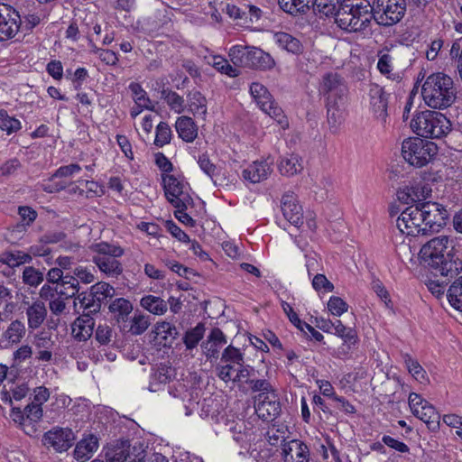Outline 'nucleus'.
<instances>
[{
	"label": "nucleus",
	"mask_w": 462,
	"mask_h": 462,
	"mask_svg": "<svg viewBox=\"0 0 462 462\" xmlns=\"http://www.w3.org/2000/svg\"><path fill=\"white\" fill-rule=\"evenodd\" d=\"M256 103L265 114L274 119L282 128L288 127V121L282 109L278 106L269 91H267V95H263L257 99Z\"/></svg>",
	"instance_id": "4be33fe9"
},
{
	"label": "nucleus",
	"mask_w": 462,
	"mask_h": 462,
	"mask_svg": "<svg viewBox=\"0 0 462 462\" xmlns=\"http://www.w3.org/2000/svg\"><path fill=\"white\" fill-rule=\"evenodd\" d=\"M24 412L28 421L37 422L42 419L43 415L42 408L40 405L34 404L32 402L29 403L24 408Z\"/></svg>",
	"instance_id": "774afa93"
},
{
	"label": "nucleus",
	"mask_w": 462,
	"mask_h": 462,
	"mask_svg": "<svg viewBox=\"0 0 462 462\" xmlns=\"http://www.w3.org/2000/svg\"><path fill=\"white\" fill-rule=\"evenodd\" d=\"M313 0H278L280 7L291 14H306Z\"/></svg>",
	"instance_id": "4c0bfd02"
},
{
	"label": "nucleus",
	"mask_w": 462,
	"mask_h": 462,
	"mask_svg": "<svg viewBox=\"0 0 462 462\" xmlns=\"http://www.w3.org/2000/svg\"><path fill=\"white\" fill-rule=\"evenodd\" d=\"M94 327V319L88 314H83L73 322L71 326L72 334L79 341H87L93 335Z\"/></svg>",
	"instance_id": "a878e982"
},
{
	"label": "nucleus",
	"mask_w": 462,
	"mask_h": 462,
	"mask_svg": "<svg viewBox=\"0 0 462 462\" xmlns=\"http://www.w3.org/2000/svg\"><path fill=\"white\" fill-rule=\"evenodd\" d=\"M129 89L131 90L133 98L135 102V105L138 106V107L149 110L152 109L151 100L148 97L147 93L145 92L144 89H143L140 84L132 82L129 85Z\"/></svg>",
	"instance_id": "de8ad7c7"
},
{
	"label": "nucleus",
	"mask_w": 462,
	"mask_h": 462,
	"mask_svg": "<svg viewBox=\"0 0 462 462\" xmlns=\"http://www.w3.org/2000/svg\"><path fill=\"white\" fill-rule=\"evenodd\" d=\"M23 281L30 286H38L43 281V273L34 267H25L23 272Z\"/></svg>",
	"instance_id": "13d9d810"
},
{
	"label": "nucleus",
	"mask_w": 462,
	"mask_h": 462,
	"mask_svg": "<svg viewBox=\"0 0 462 462\" xmlns=\"http://www.w3.org/2000/svg\"><path fill=\"white\" fill-rule=\"evenodd\" d=\"M457 94L452 78L442 72L428 76L421 88L425 104L439 110L451 106L457 99Z\"/></svg>",
	"instance_id": "f03ea898"
},
{
	"label": "nucleus",
	"mask_w": 462,
	"mask_h": 462,
	"mask_svg": "<svg viewBox=\"0 0 462 462\" xmlns=\"http://www.w3.org/2000/svg\"><path fill=\"white\" fill-rule=\"evenodd\" d=\"M176 131L183 141L187 143L193 142L198 135V126L191 117L180 116L175 124Z\"/></svg>",
	"instance_id": "c85d7f7f"
},
{
	"label": "nucleus",
	"mask_w": 462,
	"mask_h": 462,
	"mask_svg": "<svg viewBox=\"0 0 462 462\" xmlns=\"http://www.w3.org/2000/svg\"><path fill=\"white\" fill-rule=\"evenodd\" d=\"M60 286L64 289H60L57 293L60 296H64L65 299L74 297L79 290L78 278H76L73 273H67L63 275V280L60 282Z\"/></svg>",
	"instance_id": "c03bdc74"
},
{
	"label": "nucleus",
	"mask_w": 462,
	"mask_h": 462,
	"mask_svg": "<svg viewBox=\"0 0 462 462\" xmlns=\"http://www.w3.org/2000/svg\"><path fill=\"white\" fill-rule=\"evenodd\" d=\"M141 306L155 315H162L167 310V303L160 297L153 295L143 297Z\"/></svg>",
	"instance_id": "79ce46f5"
},
{
	"label": "nucleus",
	"mask_w": 462,
	"mask_h": 462,
	"mask_svg": "<svg viewBox=\"0 0 462 462\" xmlns=\"http://www.w3.org/2000/svg\"><path fill=\"white\" fill-rule=\"evenodd\" d=\"M447 297L454 309L462 311V276L450 285Z\"/></svg>",
	"instance_id": "a18cd8bd"
},
{
	"label": "nucleus",
	"mask_w": 462,
	"mask_h": 462,
	"mask_svg": "<svg viewBox=\"0 0 462 462\" xmlns=\"http://www.w3.org/2000/svg\"><path fill=\"white\" fill-rule=\"evenodd\" d=\"M248 46L236 45L229 50V57L236 66H245Z\"/></svg>",
	"instance_id": "680f3d73"
},
{
	"label": "nucleus",
	"mask_w": 462,
	"mask_h": 462,
	"mask_svg": "<svg viewBox=\"0 0 462 462\" xmlns=\"http://www.w3.org/2000/svg\"><path fill=\"white\" fill-rule=\"evenodd\" d=\"M54 242V240L47 237L42 238L38 244L30 246L27 254L33 256H45L51 253L50 247L47 245L48 243Z\"/></svg>",
	"instance_id": "0e129e2a"
},
{
	"label": "nucleus",
	"mask_w": 462,
	"mask_h": 462,
	"mask_svg": "<svg viewBox=\"0 0 462 462\" xmlns=\"http://www.w3.org/2000/svg\"><path fill=\"white\" fill-rule=\"evenodd\" d=\"M284 462H308L310 452L308 447L298 439H292L283 445Z\"/></svg>",
	"instance_id": "412c9836"
},
{
	"label": "nucleus",
	"mask_w": 462,
	"mask_h": 462,
	"mask_svg": "<svg viewBox=\"0 0 462 462\" xmlns=\"http://www.w3.org/2000/svg\"><path fill=\"white\" fill-rule=\"evenodd\" d=\"M409 406L412 414L426 423L429 430L435 431L439 429L440 415L428 401L411 393L409 395Z\"/></svg>",
	"instance_id": "9d476101"
},
{
	"label": "nucleus",
	"mask_w": 462,
	"mask_h": 462,
	"mask_svg": "<svg viewBox=\"0 0 462 462\" xmlns=\"http://www.w3.org/2000/svg\"><path fill=\"white\" fill-rule=\"evenodd\" d=\"M369 98H370V107L373 111L374 116L377 120H379L383 125L386 124L388 114H387V106H388V96L385 93L384 89L377 85L371 84L369 87Z\"/></svg>",
	"instance_id": "f3484780"
},
{
	"label": "nucleus",
	"mask_w": 462,
	"mask_h": 462,
	"mask_svg": "<svg viewBox=\"0 0 462 462\" xmlns=\"http://www.w3.org/2000/svg\"><path fill=\"white\" fill-rule=\"evenodd\" d=\"M163 189L168 201L173 207L192 205L193 199L189 195V186L187 182L174 175L162 176Z\"/></svg>",
	"instance_id": "1a4fd4ad"
},
{
	"label": "nucleus",
	"mask_w": 462,
	"mask_h": 462,
	"mask_svg": "<svg viewBox=\"0 0 462 462\" xmlns=\"http://www.w3.org/2000/svg\"><path fill=\"white\" fill-rule=\"evenodd\" d=\"M346 100L327 102L328 122L332 132H337L345 121Z\"/></svg>",
	"instance_id": "bb28decb"
},
{
	"label": "nucleus",
	"mask_w": 462,
	"mask_h": 462,
	"mask_svg": "<svg viewBox=\"0 0 462 462\" xmlns=\"http://www.w3.org/2000/svg\"><path fill=\"white\" fill-rule=\"evenodd\" d=\"M98 448L97 437L90 435L88 438L80 440L75 449L74 457L78 461L84 462L90 458L92 453Z\"/></svg>",
	"instance_id": "473e14b6"
},
{
	"label": "nucleus",
	"mask_w": 462,
	"mask_h": 462,
	"mask_svg": "<svg viewBox=\"0 0 462 462\" xmlns=\"http://www.w3.org/2000/svg\"><path fill=\"white\" fill-rule=\"evenodd\" d=\"M374 13L367 0H345L335 23L347 32H365L369 30Z\"/></svg>",
	"instance_id": "7ed1b4c3"
},
{
	"label": "nucleus",
	"mask_w": 462,
	"mask_h": 462,
	"mask_svg": "<svg viewBox=\"0 0 462 462\" xmlns=\"http://www.w3.org/2000/svg\"><path fill=\"white\" fill-rule=\"evenodd\" d=\"M244 354L237 347L229 345L222 352L220 363L216 366L217 377L225 383L230 382L237 366L244 363Z\"/></svg>",
	"instance_id": "9b49d317"
},
{
	"label": "nucleus",
	"mask_w": 462,
	"mask_h": 462,
	"mask_svg": "<svg viewBox=\"0 0 462 462\" xmlns=\"http://www.w3.org/2000/svg\"><path fill=\"white\" fill-rule=\"evenodd\" d=\"M162 97L171 107L176 113L180 114L185 109V100L178 93L171 90H162Z\"/></svg>",
	"instance_id": "8fccbe9b"
},
{
	"label": "nucleus",
	"mask_w": 462,
	"mask_h": 462,
	"mask_svg": "<svg viewBox=\"0 0 462 462\" xmlns=\"http://www.w3.org/2000/svg\"><path fill=\"white\" fill-rule=\"evenodd\" d=\"M206 328L203 323H199L196 327L186 331L183 337V343L188 350L195 348L203 338Z\"/></svg>",
	"instance_id": "37998d69"
},
{
	"label": "nucleus",
	"mask_w": 462,
	"mask_h": 462,
	"mask_svg": "<svg viewBox=\"0 0 462 462\" xmlns=\"http://www.w3.org/2000/svg\"><path fill=\"white\" fill-rule=\"evenodd\" d=\"M175 376V369L171 365L165 363L158 365L151 375L149 390L151 392L159 391L161 384L170 383Z\"/></svg>",
	"instance_id": "393cba45"
},
{
	"label": "nucleus",
	"mask_w": 462,
	"mask_h": 462,
	"mask_svg": "<svg viewBox=\"0 0 462 462\" xmlns=\"http://www.w3.org/2000/svg\"><path fill=\"white\" fill-rule=\"evenodd\" d=\"M89 291L100 307L107 299H112L116 294L115 288L105 282H97L90 287Z\"/></svg>",
	"instance_id": "58836bf2"
},
{
	"label": "nucleus",
	"mask_w": 462,
	"mask_h": 462,
	"mask_svg": "<svg viewBox=\"0 0 462 462\" xmlns=\"http://www.w3.org/2000/svg\"><path fill=\"white\" fill-rule=\"evenodd\" d=\"M404 362L406 365L409 373L420 382L425 380V371L421 367V365L418 363V361L412 359L410 356L406 355L404 356Z\"/></svg>",
	"instance_id": "bf43d9fd"
},
{
	"label": "nucleus",
	"mask_w": 462,
	"mask_h": 462,
	"mask_svg": "<svg viewBox=\"0 0 462 462\" xmlns=\"http://www.w3.org/2000/svg\"><path fill=\"white\" fill-rule=\"evenodd\" d=\"M378 56L379 60L377 62V69L383 75H385L387 78L391 79L390 73L393 69L392 56L389 53L383 51H380Z\"/></svg>",
	"instance_id": "e2e57ef3"
},
{
	"label": "nucleus",
	"mask_w": 462,
	"mask_h": 462,
	"mask_svg": "<svg viewBox=\"0 0 462 462\" xmlns=\"http://www.w3.org/2000/svg\"><path fill=\"white\" fill-rule=\"evenodd\" d=\"M19 13L12 6L0 4V42L14 38L19 32Z\"/></svg>",
	"instance_id": "dca6fc26"
},
{
	"label": "nucleus",
	"mask_w": 462,
	"mask_h": 462,
	"mask_svg": "<svg viewBox=\"0 0 462 462\" xmlns=\"http://www.w3.org/2000/svg\"><path fill=\"white\" fill-rule=\"evenodd\" d=\"M453 241L439 236L426 243L420 251L421 260L443 277L453 278L462 269V263L455 260Z\"/></svg>",
	"instance_id": "f257e3e1"
},
{
	"label": "nucleus",
	"mask_w": 462,
	"mask_h": 462,
	"mask_svg": "<svg viewBox=\"0 0 462 462\" xmlns=\"http://www.w3.org/2000/svg\"><path fill=\"white\" fill-rule=\"evenodd\" d=\"M42 18L36 14H27L24 15L19 14V21L17 26H19V32H23L24 35L31 32L33 28L40 24Z\"/></svg>",
	"instance_id": "3c124183"
},
{
	"label": "nucleus",
	"mask_w": 462,
	"mask_h": 462,
	"mask_svg": "<svg viewBox=\"0 0 462 462\" xmlns=\"http://www.w3.org/2000/svg\"><path fill=\"white\" fill-rule=\"evenodd\" d=\"M72 273L78 278V282L85 284L92 283L95 281V275L90 269L84 266H77L73 269Z\"/></svg>",
	"instance_id": "338daca9"
},
{
	"label": "nucleus",
	"mask_w": 462,
	"mask_h": 462,
	"mask_svg": "<svg viewBox=\"0 0 462 462\" xmlns=\"http://www.w3.org/2000/svg\"><path fill=\"white\" fill-rule=\"evenodd\" d=\"M171 135V129L169 125L165 122H161L156 127L154 144L157 147H162L170 143Z\"/></svg>",
	"instance_id": "5fc2aeb1"
},
{
	"label": "nucleus",
	"mask_w": 462,
	"mask_h": 462,
	"mask_svg": "<svg viewBox=\"0 0 462 462\" xmlns=\"http://www.w3.org/2000/svg\"><path fill=\"white\" fill-rule=\"evenodd\" d=\"M281 210L284 218L295 226L303 223V209L293 192H286L281 199Z\"/></svg>",
	"instance_id": "a211bd4d"
},
{
	"label": "nucleus",
	"mask_w": 462,
	"mask_h": 462,
	"mask_svg": "<svg viewBox=\"0 0 462 462\" xmlns=\"http://www.w3.org/2000/svg\"><path fill=\"white\" fill-rule=\"evenodd\" d=\"M129 443L123 441L120 445L110 447L106 451V462H125L129 457Z\"/></svg>",
	"instance_id": "ea45409f"
},
{
	"label": "nucleus",
	"mask_w": 462,
	"mask_h": 462,
	"mask_svg": "<svg viewBox=\"0 0 462 462\" xmlns=\"http://www.w3.org/2000/svg\"><path fill=\"white\" fill-rule=\"evenodd\" d=\"M226 344V337L222 330L218 328H214L210 331L207 341L201 345V347L208 359H217L218 357L219 349Z\"/></svg>",
	"instance_id": "5701e85b"
},
{
	"label": "nucleus",
	"mask_w": 462,
	"mask_h": 462,
	"mask_svg": "<svg viewBox=\"0 0 462 462\" xmlns=\"http://www.w3.org/2000/svg\"><path fill=\"white\" fill-rule=\"evenodd\" d=\"M424 227L429 232H438L446 225L448 213L444 206L437 202H422Z\"/></svg>",
	"instance_id": "ddd939ff"
},
{
	"label": "nucleus",
	"mask_w": 462,
	"mask_h": 462,
	"mask_svg": "<svg viewBox=\"0 0 462 462\" xmlns=\"http://www.w3.org/2000/svg\"><path fill=\"white\" fill-rule=\"evenodd\" d=\"M150 324V317L148 315L135 313L130 321L128 331L132 335H141L146 331Z\"/></svg>",
	"instance_id": "603ef678"
},
{
	"label": "nucleus",
	"mask_w": 462,
	"mask_h": 462,
	"mask_svg": "<svg viewBox=\"0 0 462 462\" xmlns=\"http://www.w3.org/2000/svg\"><path fill=\"white\" fill-rule=\"evenodd\" d=\"M89 248L93 254L92 262L101 273L112 278H117L123 273L124 268L119 258L124 255L125 250L121 246L99 242L91 245Z\"/></svg>",
	"instance_id": "20e7f679"
},
{
	"label": "nucleus",
	"mask_w": 462,
	"mask_h": 462,
	"mask_svg": "<svg viewBox=\"0 0 462 462\" xmlns=\"http://www.w3.org/2000/svg\"><path fill=\"white\" fill-rule=\"evenodd\" d=\"M451 124L440 112L425 110L416 114L411 122V130L424 138H441L450 131Z\"/></svg>",
	"instance_id": "39448f33"
},
{
	"label": "nucleus",
	"mask_w": 462,
	"mask_h": 462,
	"mask_svg": "<svg viewBox=\"0 0 462 462\" xmlns=\"http://www.w3.org/2000/svg\"><path fill=\"white\" fill-rule=\"evenodd\" d=\"M115 337L114 329L107 324H99L96 329L95 338L101 345H108Z\"/></svg>",
	"instance_id": "4d7b16f0"
},
{
	"label": "nucleus",
	"mask_w": 462,
	"mask_h": 462,
	"mask_svg": "<svg viewBox=\"0 0 462 462\" xmlns=\"http://www.w3.org/2000/svg\"><path fill=\"white\" fill-rule=\"evenodd\" d=\"M255 412L263 420L270 421L281 412V403L277 393H269L268 395L257 394L254 397Z\"/></svg>",
	"instance_id": "4468645a"
},
{
	"label": "nucleus",
	"mask_w": 462,
	"mask_h": 462,
	"mask_svg": "<svg viewBox=\"0 0 462 462\" xmlns=\"http://www.w3.org/2000/svg\"><path fill=\"white\" fill-rule=\"evenodd\" d=\"M0 129L10 134L21 129V122L10 116L6 111L0 110Z\"/></svg>",
	"instance_id": "864d4df0"
},
{
	"label": "nucleus",
	"mask_w": 462,
	"mask_h": 462,
	"mask_svg": "<svg viewBox=\"0 0 462 462\" xmlns=\"http://www.w3.org/2000/svg\"><path fill=\"white\" fill-rule=\"evenodd\" d=\"M26 316L29 328H39L47 317V308L45 303L40 300H34L26 309Z\"/></svg>",
	"instance_id": "cd10ccee"
},
{
	"label": "nucleus",
	"mask_w": 462,
	"mask_h": 462,
	"mask_svg": "<svg viewBox=\"0 0 462 462\" xmlns=\"http://www.w3.org/2000/svg\"><path fill=\"white\" fill-rule=\"evenodd\" d=\"M274 65L275 61L269 53L256 47H250L247 49L245 67L259 69H270L273 68Z\"/></svg>",
	"instance_id": "aec40b11"
},
{
	"label": "nucleus",
	"mask_w": 462,
	"mask_h": 462,
	"mask_svg": "<svg viewBox=\"0 0 462 462\" xmlns=\"http://www.w3.org/2000/svg\"><path fill=\"white\" fill-rule=\"evenodd\" d=\"M274 40L281 49L288 52L300 54L303 51V45L300 40L290 33L284 32H276Z\"/></svg>",
	"instance_id": "2f4dec72"
},
{
	"label": "nucleus",
	"mask_w": 462,
	"mask_h": 462,
	"mask_svg": "<svg viewBox=\"0 0 462 462\" xmlns=\"http://www.w3.org/2000/svg\"><path fill=\"white\" fill-rule=\"evenodd\" d=\"M81 171V167L78 163H70L69 165L60 166L56 170L54 174L51 176L50 180H52L54 178H67L71 177L74 174L79 172Z\"/></svg>",
	"instance_id": "69168bd1"
},
{
	"label": "nucleus",
	"mask_w": 462,
	"mask_h": 462,
	"mask_svg": "<svg viewBox=\"0 0 462 462\" xmlns=\"http://www.w3.org/2000/svg\"><path fill=\"white\" fill-rule=\"evenodd\" d=\"M198 163L203 172L206 173L212 180L214 184L217 185L218 182L220 169L214 164L205 153L199 156Z\"/></svg>",
	"instance_id": "09e8293b"
},
{
	"label": "nucleus",
	"mask_w": 462,
	"mask_h": 462,
	"mask_svg": "<svg viewBox=\"0 0 462 462\" xmlns=\"http://www.w3.org/2000/svg\"><path fill=\"white\" fill-rule=\"evenodd\" d=\"M272 162L255 161L243 171V178L252 183H259L267 179L272 172Z\"/></svg>",
	"instance_id": "b1692460"
},
{
	"label": "nucleus",
	"mask_w": 462,
	"mask_h": 462,
	"mask_svg": "<svg viewBox=\"0 0 462 462\" xmlns=\"http://www.w3.org/2000/svg\"><path fill=\"white\" fill-rule=\"evenodd\" d=\"M328 309L332 315L339 317L347 311L348 305L340 297L332 296L328 302Z\"/></svg>",
	"instance_id": "052dcab7"
},
{
	"label": "nucleus",
	"mask_w": 462,
	"mask_h": 462,
	"mask_svg": "<svg viewBox=\"0 0 462 462\" xmlns=\"http://www.w3.org/2000/svg\"><path fill=\"white\" fill-rule=\"evenodd\" d=\"M373 18L381 26H393L404 16L407 9L406 0H374Z\"/></svg>",
	"instance_id": "0eeeda50"
},
{
	"label": "nucleus",
	"mask_w": 462,
	"mask_h": 462,
	"mask_svg": "<svg viewBox=\"0 0 462 462\" xmlns=\"http://www.w3.org/2000/svg\"><path fill=\"white\" fill-rule=\"evenodd\" d=\"M278 169L282 175H296L303 170L302 159L298 154H289L281 159Z\"/></svg>",
	"instance_id": "72a5a7b5"
},
{
	"label": "nucleus",
	"mask_w": 462,
	"mask_h": 462,
	"mask_svg": "<svg viewBox=\"0 0 462 462\" xmlns=\"http://www.w3.org/2000/svg\"><path fill=\"white\" fill-rule=\"evenodd\" d=\"M78 300L80 304V308L83 309V314H96L99 312L101 307L99 303L93 297L90 291L88 292H81L78 295Z\"/></svg>",
	"instance_id": "49530a36"
},
{
	"label": "nucleus",
	"mask_w": 462,
	"mask_h": 462,
	"mask_svg": "<svg viewBox=\"0 0 462 462\" xmlns=\"http://www.w3.org/2000/svg\"><path fill=\"white\" fill-rule=\"evenodd\" d=\"M437 153L438 147L433 142L420 137L408 138L402 144L404 160L418 168L428 164Z\"/></svg>",
	"instance_id": "423d86ee"
},
{
	"label": "nucleus",
	"mask_w": 462,
	"mask_h": 462,
	"mask_svg": "<svg viewBox=\"0 0 462 462\" xmlns=\"http://www.w3.org/2000/svg\"><path fill=\"white\" fill-rule=\"evenodd\" d=\"M117 323L125 322L133 310L132 303L125 298H116L108 306Z\"/></svg>",
	"instance_id": "f704fd0d"
},
{
	"label": "nucleus",
	"mask_w": 462,
	"mask_h": 462,
	"mask_svg": "<svg viewBox=\"0 0 462 462\" xmlns=\"http://www.w3.org/2000/svg\"><path fill=\"white\" fill-rule=\"evenodd\" d=\"M25 331L24 324L21 320L15 319L3 332L1 341L5 344V346L18 344L24 337Z\"/></svg>",
	"instance_id": "c756f323"
},
{
	"label": "nucleus",
	"mask_w": 462,
	"mask_h": 462,
	"mask_svg": "<svg viewBox=\"0 0 462 462\" xmlns=\"http://www.w3.org/2000/svg\"><path fill=\"white\" fill-rule=\"evenodd\" d=\"M319 91L326 96L327 102L346 100V85L336 72H328L323 76Z\"/></svg>",
	"instance_id": "f8f14e48"
},
{
	"label": "nucleus",
	"mask_w": 462,
	"mask_h": 462,
	"mask_svg": "<svg viewBox=\"0 0 462 462\" xmlns=\"http://www.w3.org/2000/svg\"><path fill=\"white\" fill-rule=\"evenodd\" d=\"M75 435L68 428H53L43 435L44 445L52 447L57 452H63L72 447Z\"/></svg>",
	"instance_id": "2eb2a0df"
},
{
	"label": "nucleus",
	"mask_w": 462,
	"mask_h": 462,
	"mask_svg": "<svg viewBox=\"0 0 462 462\" xmlns=\"http://www.w3.org/2000/svg\"><path fill=\"white\" fill-rule=\"evenodd\" d=\"M245 383L250 386L253 392H258V394L268 395L269 393L276 392L270 382L265 379H247L245 380Z\"/></svg>",
	"instance_id": "6e6d98bb"
},
{
	"label": "nucleus",
	"mask_w": 462,
	"mask_h": 462,
	"mask_svg": "<svg viewBox=\"0 0 462 462\" xmlns=\"http://www.w3.org/2000/svg\"><path fill=\"white\" fill-rule=\"evenodd\" d=\"M431 192V189L422 183H411L400 188L396 196L400 202L403 204L421 203Z\"/></svg>",
	"instance_id": "6ab92c4d"
},
{
	"label": "nucleus",
	"mask_w": 462,
	"mask_h": 462,
	"mask_svg": "<svg viewBox=\"0 0 462 462\" xmlns=\"http://www.w3.org/2000/svg\"><path fill=\"white\" fill-rule=\"evenodd\" d=\"M333 334L341 337L345 344L348 346V348H350L351 346H355L358 341L356 331L352 328H347L343 325L339 319L335 321Z\"/></svg>",
	"instance_id": "a19ab883"
},
{
	"label": "nucleus",
	"mask_w": 462,
	"mask_h": 462,
	"mask_svg": "<svg viewBox=\"0 0 462 462\" xmlns=\"http://www.w3.org/2000/svg\"><path fill=\"white\" fill-rule=\"evenodd\" d=\"M31 261L32 256L30 254L20 250L5 251L0 254V262L12 268L30 263Z\"/></svg>",
	"instance_id": "e433bc0d"
},
{
	"label": "nucleus",
	"mask_w": 462,
	"mask_h": 462,
	"mask_svg": "<svg viewBox=\"0 0 462 462\" xmlns=\"http://www.w3.org/2000/svg\"><path fill=\"white\" fill-rule=\"evenodd\" d=\"M188 111L194 116L205 118L207 115V99L198 90L189 91L187 96Z\"/></svg>",
	"instance_id": "7c9ffc66"
},
{
	"label": "nucleus",
	"mask_w": 462,
	"mask_h": 462,
	"mask_svg": "<svg viewBox=\"0 0 462 462\" xmlns=\"http://www.w3.org/2000/svg\"><path fill=\"white\" fill-rule=\"evenodd\" d=\"M396 226L402 234L406 236L426 235L422 203L406 208L398 217Z\"/></svg>",
	"instance_id": "6e6552de"
},
{
	"label": "nucleus",
	"mask_w": 462,
	"mask_h": 462,
	"mask_svg": "<svg viewBox=\"0 0 462 462\" xmlns=\"http://www.w3.org/2000/svg\"><path fill=\"white\" fill-rule=\"evenodd\" d=\"M154 333L157 340L164 346H171L179 334L176 327L169 322L158 323Z\"/></svg>",
	"instance_id": "c9c22d12"
}]
</instances>
